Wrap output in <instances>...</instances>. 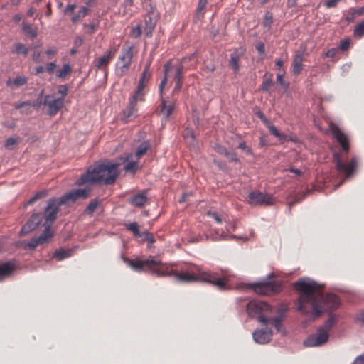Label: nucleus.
Returning <instances> with one entry per match:
<instances>
[{
    "mask_svg": "<svg viewBox=\"0 0 364 364\" xmlns=\"http://www.w3.org/2000/svg\"><path fill=\"white\" fill-rule=\"evenodd\" d=\"M133 58V46H124L115 64L114 73L117 77L125 75L130 69Z\"/></svg>",
    "mask_w": 364,
    "mask_h": 364,
    "instance_id": "nucleus-8",
    "label": "nucleus"
},
{
    "mask_svg": "<svg viewBox=\"0 0 364 364\" xmlns=\"http://www.w3.org/2000/svg\"><path fill=\"white\" fill-rule=\"evenodd\" d=\"M175 278L183 282L196 281L208 282L216 287L220 290L228 289V282L225 277H220L218 274L209 271H198L196 274L188 272L176 273Z\"/></svg>",
    "mask_w": 364,
    "mask_h": 364,
    "instance_id": "nucleus-4",
    "label": "nucleus"
},
{
    "mask_svg": "<svg viewBox=\"0 0 364 364\" xmlns=\"http://www.w3.org/2000/svg\"><path fill=\"white\" fill-rule=\"evenodd\" d=\"M17 267V263L14 260L1 263V280L9 277L14 273Z\"/></svg>",
    "mask_w": 364,
    "mask_h": 364,
    "instance_id": "nucleus-21",
    "label": "nucleus"
},
{
    "mask_svg": "<svg viewBox=\"0 0 364 364\" xmlns=\"http://www.w3.org/2000/svg\"><path fill=\"white\" fill-rule=\"evenodd\" d=\"M215 149L218 153L225 156L228 152V150L222 146H216Z\"/></svg>",
    "mask_w": 364,
    "mask_h": 364,
    "instance_id": "nucleus-57",
    "label": "nucleus"
},
{
    "mask_svg": "<svg viewBox=\"0 0 364 364\" xmlns=\"http://www.w3.org/2000/svg\"><path fill=\"white\" fill-rule=\"evenodd\" d=\"M356 320L361 323H364V311L357 314Z\"/></svg>",
    "mask_w": 364,
    "mask_h": 364,
    "instance_id": "nucleus-61",
    "label": "nucleus"
},
{
    "mask_svg": "<svg viewBox=\"0 0 364 364\" xmlns=\"http://www.w3.org/2000/svg\"><path fill=\"white\" fill-rule=\"evenodd\" d=\"M243 55L242 48L236 49L230 55V65L235 73H237L240 69L239 60Z\"/></svg>",
    "mask_w": 364,
    "mask_h": 364,
    "instance_id": "nucleus-23",
    "label": "nucleus"
},
{
    "mask_svg": "<svg viewBox=\"0 0 364 364\" xmlns=\"http://www.w3.org/2000/svg\"><path fill=\"white\" fill-rule=\"evenodd\" d=\"M148 202V198L146 195V191H144L141 193H137L129 199V203L137 208L144 207Z\"/></svg>",
    "mask_w": 364,
    "mask_h": 364,
    "instance_id": "nucleus-20",
    "label": "nucleus"
},
{
    "mask_svg": "<svg viewBox=\"0 0 364 364\" xmlns=\"http://www.w3.org/2000/svg\"><path fill=\"white\" fill-rule=\"evenodd\" d=\"M16 139L15 138H9L5 142V146L8 149H11L13 145L16 143Z\"/></svg>",
    "mask_w": 364,
    "mask_h": 364,
    "instance_id": "nucleus-52",
    "label": "nucleus"
},
{
    "mask_svg": "<svg viewBox=\"0 0 364 364\" xmlns=\"http://www.w3.org/2000/svg\"><path fill=\"white\" fill-rule=\"evenodd\" d=\"M22 30L26 35L30 36L31 38H34L37 36V28L24 22L23 23Z\"/></svg>",
    "mask_w": 364,
    "mask_h": 364,
    "instance_id": "nucleus-27",
    "label": "nucleus"
},
{
    "mask_svg": "<svg viewBox=\"0 0 364 364\" xmlns=\"http://www.w3.org/2000/svg\"><path fill=\"white\" fill-rule=\"evenodd\" d=\"M257 116L262 119V121L266 126L270 123L269 121L264 117V115L261 112H259L257 113Z\"/></svg>",
    "mask_w": 364,
    "mask_h": 364,
    "instance_id": "nucleus-60",
    "label": "nucleus"
},
{
    "mask_svg": "<svg viewBox=\"0 0 364 364\" xmlns=\"http://www.w3.org/2000/svg\"><path fill=\"white\" fill-rule=\"evenodd\" d=\"M41 220L42 217L40 213L33 214L27 223L22 227L21 235H26L32 230H35L41 223Z\"/></svg>",
    "mask_w": 364,
    "mask_h": 364,
    "instance_id": "nucleus-16",
    "label": "nucleus"
},
{
    "mask_svg": "<svg viewBox=\"0 0 364 364\" xmlns=\"http://www.w3.org/2000/svg\"><path fill=\"white\" fill-rule=\"evenodd\" d=\"M173 109L174 102L172 101H167L166 99L161 97L160 112L163 117L168 119L172 114Z\"/></svg>",
    "mask_w": 364,
    "mask_h": 364,
    "instance_id": "nucleus-22",
    "label": "nucleus"
},
{
    "mask_svg": "<svg viewBox=\"0 0 364 364\" xmlns=\"http://www.w3.org/2000/svg\"><path fill=\"white\" fill-rule=\"evenodd\" d=\"M55 67L56 64L55 63L51 62L47 64L46 69L48 72L52 73Z\"/></svg>",
    "mask_w": 364,
    "mask_h": 364,
    "instance_id": "nucleus-58",
    "label": "nucleus"
},
{
    "mask_svg": "<svg viewBox=\"0 0 364 364\" xmlns=\"http://www.w3.org/2000/svg\"><path fill=\"white\" fill-rule=\"evenodd\" d=\"M71 72V68L68 64H64L62 68L58 72L56 76L60 78L66 77Z\"/></svg>",
    "mask_w": 364,
    "mask_h": 364,
    "instance_id": "nucleus-34",
    "label": "nucleus"
},
{
    "mask_svg": "<svg viewBox=\"0 0 364 364\" xmlns=\"http://www.w3.org/2000/svg\"><path fill=\"white\" fill-rule=\"evenodd\" d=\"M354 33L355 36L361 37L364 35V22L359 23L356 25Z\"/></svg>",
    "mask_w": 364,
    "mask_h": 364,
    "instance_id": "nucleus-42",
    "label": "nucleus"
},
{
    "mask_svg": "<svg viewBox=\"0 0 364 364\" xmlns=\"http://www.w3.org/2000/svg\"><path fill=\"white\" fill-rule=\"evenodd\" d=\"M294 287L300 295L298 299V310L304 314L318 317L325 311L337 309L340 305L338 296L333 294H323L322 286L308 277L299 279Z\"/></svg>",
    "mask_w": 364,
    "mask_h": 364,
    "instance_id": "nucleus-1",
    "label": "nucleus"
},
{
    "mask_svg": "<svg viewBox=\"0 0 364 364\" xmlns=\"http://www.w3.org/2000/svg\"><path fill=\"white\" fill-rule=\"evenodd\" d=\"M267 127H268L270 133L272 135H274V136L277 137L279 139H282L285 138V135L280 133L279 132V130L277 129V127L275 126H274L273 124H272L271 123L268 124L267 125Z\"/></svg>",
    "mask_w": 364,
    "mask_h": 364,
    "instance_id": "nucleus-35",
    "label": "nucleus"
},
{
    "mask_svg": "<svg viewBox=\"0 0 364 364\" xmlns=\"http://www.w3.org/2000/svg\"><path fill=\"white\" fill-rule=\"evenodd\" d=\"M14 52L16 54L26 56L28 53V49L24 44L16 43L14 46Z\"/></svg>",
    "mask_w": 364,
    "mask_h": 364,
    "instance_id": "nucleus-29",
    "label": "nucleus"
},
{
    "mask_svg": "<svg viewBox=\"0 0 364 364\" xmlns=\"http://www.w3.org/2000/svg\"><path fill=\"white\" fill-rule=\"evenodd\" d=\"M208 215L213 218L214 220L218 223H221L223 221L225 220V218L223 215L215 211L208 212Z\"/></svg>",
    "mask_w": 364,
    "mask_h": 364,
    "instance_id": "nucleus-38",
    "label": "nucleus"
},
{
    "mask_svg": "<svg viewBox=\"0 0 364 364\" xmlns=\"http://www.w3.org/2000/svg\"><path fill=\"white\" fill-rule=\"evenodd\" d=\"M150 77L149 65H147L143 71L141 76L139 79L137 90L133 96L131 97L129 103L127 110L124 112V116L126 119H129L132 117H135L137 112L136 104L137 102L142 101L143 99V90L145 87V82L148 81Z\"/></svg>",
    "mask_w": 364,
    "mask_h": 364,
    "instance_id": "nucleus-6",
    "label": "nucleus"
},
{
    "mask_svg": "<svg viewBox=\"0 0 364 364\" xmlns=\"http://www.w3.org/2000/svg\"><path fill=\"white\" fill-rule=\"evenodd\" d=\"M249 203L254 205H272L274 203V198L270 194L260 191H252L248 196Z\"/></svg>",
    "mask_w": 364,
    "mask_h": 364,
    "instance_id": "nucleus-12",
    "label": "nucleus"
},
{
    "mask_svg": "<svg viewBox=\"0 0 364 364\" xmlns=\"http://www.w3.org/2000/svg\"><path fill=\"white\" fill-rule=\"evenodd\" d=\"M33 60L36 62V63L41 62L43 60L42 56H41L40 52L35 51L33 53Z\"/></svg>",
    "mask_w": 364,
    "mask_h": 364,
    "instance_id": "nucleus-53",
    "label": "nucleus"
},
{
    "mask_svg": "<svg viewBox=\"0 0 364 364\" xmlns=\"http://www.w3.org/2000/svg\"><path fill=\"white\" fill-rule=\"evenodd\" d=\"M126 226L127 229L132 231L135 236L142 237V235L139 232L138 224L136 223H131L129 224L126 225Z\"/></svg>",
    "mask_w": 364,
    "mask_h": 364,
    "instance_id": "nucleus-36",
    "label": "nucleus"
},
{
    "mask_svg": "<svg viewBox=\"0 0 364 364\" xmlns=\"http://www.w3.org/2000/svg\"><path fill=\"white\" fill-rule=\"evenodd\" d=\"M46 195V191L37 192L25 204V206L29 205L35 203L37 200L45 197Z\"/></svg>",
    "mask_w": 364,
    "mask_h": 364,
    "instance_id": "nucleus-37",
    "label": "nucleus"
},
{
    "mask_svg": "<svg viewBox=\"0 0 364 364\" xmlns=\"http://www.w3.org/2000/svg\"><path fill=\"white\" fill-rule=\"evenodd\" d=\"M340 1L341 0H327L324 5L327 8H333L335 7Z\"/></svg>",
    "mask_w": 364,
    "mask_h": 364,
    "instance_id": "nucleus-50",
    "label": "nucleus"
},
{
    "mask_svg": "<svg viewBox=\"0 0 364 364\" xmlns=\"http://www.w3.org/2000/svg\"><path fill=\"white\" fill-rule=\"evenodd\" d=\"M331 133L342 146V149L345 152H348L349 149L348 136L335 125L331 126Z\"/></svg>",
    "mask_w": 364,
    "mask_h": 364,
    "instance_id": "nucleus-19",
    "label": "nucleus"
},
{
    "mask_svg": "<svg viewBox=\"0 0 364 364\" xmlns=\"http://www.w3.org/2000/svg\"><path fill=\"white\" fill-rule=\"evenodd\" d=\"M225 156L230 161H237V160H238L237 154L235 152H233V151H232V152L228 151L226 155H225Z\"/></svg>",
    "mask_w": 364,
    "mask_h": 364,
    "instance_id": "nucleus-51",
    "label": "nucleus"
},
{
    "mask_svg": "<svg viewBox=\"0 0 364 364\" xmlns=\"http://www.w3.org/2000/svg\"><path fill=\"white\" fill-rule=\"evenodd\" d=\"M335 53H336V50L335 49H331V50H328L325 55L328 58H333L334 57L335 55Z\"/></svg>",
    "mask_w": 364,
    "mask_h": 364,
    "instance_id": "nucleus-64",
    "label": "nucleus"
},
{
    "mask_svg": "<svg viewBox=\"0 0 364 364\" xmlns=\"http://www.w3.org/2000/svg\"><path fill=\"white\" fill-rule=\"evenodd\" d=\"M253 289L257 294L268 295L279 291L280 287L272 281H269L255 284Z\"/></svg>",
    "mask_w": 364,
    "mask_h": 364,
    "instance_id": "nucleus-13",
    "label": "nucleus"
},
{
    "mask_svg": "<svg viewBox=\"0 0 364 364\" xmlns=\"http://www.w3.org/2000/svg\"><path fill=\"white\" fill-rule=\"evenodd\" d=\"M256 48L258 50V52H259L261 53H264L265 49H264V45L263 43H259L257 44Z\"/></svg>",
    "mask_w": 364,
    "mask_h": 364,
    "instance_id": "nucleus-62",
    "label": "nucleus"
},
{
    "mask_svg": "<svg viewBox=\"0 0 364 364\" xmlns=\"http://www.w3.org/2000/svg\"><path fill=\"white\" fill-rule=\"evenodd\" d=\"M84 27L85 28H87V33H92L95 31V30L97 29V24L96 23H90V24H87V23H85L84 24Z\"/></svg>",
    "mask_w": 364,
    "mask_h": 364,
    "instance_id": "nucleus-49",
    "label": "nucleus"
},
{
    "mask_svg": "<svg viewBox=\"0 0 364 364\" xmlns=\"http://www.w3.org/2000/svg\"><path fill=\"white\" fill-rule=\"evenodd\" d=\"M138 163L136 161H131L129 162L127 165H125L124 169L127 172L134 173L138 169Z\"/></svg>",
    "mask_w": 364,
    "mask_h": 364,
    "instance_id": "nucleus-39",
    "label": "nucleus"
},
{
    "mask_svg": "<svg viewBox=\"0 0 364 364\" xmlns=\"http://www.w3.org/2000/svg\"><path fill=\"white\" fill-rule=\"evenodd\" d=\"M119 163L105 161L87 170L77 181L76 184L81 186L85 183H103L112 184L118 176L117 168Z\"/></svg>",
    "mask_w": 364,
    "mask_h": 364,
    "instance_id": "nucleus-2",
    "label": "nucleus"
},
{
    "mask_svg": "<svg viewBox=\"0 0 364 364\" xmlns=\"http://www.w3.org/2000/svg\"><path fill=\"white\" fill-rule=\"evenodd\" d=\"M75 8V4H68L67 6L65 9L64 12L65 14L72 13L74 11Z\"/></svg>",
    "mask_w": 364,
    "mask_h": 364,
    "instance_id": "nucleus-59",
    "label": "nucleus"
},
{
    "mask_svg": "<svg viewBox=\"0 0 364 364\" xmlns=\"http://www.w3.org/2000/svg\"><path fill=\"white\" fill-rule=\"evenodd\" d=\"M149 146L150 145L148 141L142 142L137 148V150L135 154L136 157L137 159H139L141 156H143L146 152V151L149 149Z\"/></svg>",
    "mask_w": 364,
    "mask_h": 364,
    "instance_id": "nucleus-30",
    "label": "nucleus"
},
{
    "mask_svg": "<svg viewBox=\"0 0 364 364\" xmlns=\"http://www.w3.org/2000/svg\"><path fill=\"white\" fill-rule=\"evenodd\" d=\"M42 104H43V102H42L41 99H38V100H36L35 102L26 101V102H18L15 105V107L16 109H20L22 107L26 105V106H31L33 107L38 109L41 106Z\"/></svg>",
    "mask_w": 364,
    "mask_h": 364,
    "instance_id": "nucleus-28",
    "label": "nucleus"
},
{
    "mask_svg": "<svg viewBox=\"0 0 364 364\" xmlns=\"http://www.w3.org/2000/svg\"><path fill=\"white\" fill-rule=\"evenodd\" d=\"M57 52V50L56 48H49V49H47L46 50V53L50 57L51 55H54Z\"/></svg>",
    "mask_w": 364,
    "mask_h": 364,
    "instance_id": "nucleus-63",
    "label": "nucleus"
},
{
    "mask_svg": "<svg viewBox=\"0 0 364 364\" xmlns=\"http://www.w3.org/2000/svg\"><path fill=\"white\" fill-rule=\"evenodd\" d=\"M58 93L61 95V98H63L68 93V87L66 85L60 86L58 90Z\"/></svg>",
    "mask_w": 364,
    "mask_h": 364,
    "instance_id": "nucleus-54",
    "label": "nucleus"
},
{
    "mask_svg": "<svg viewBox=\"0 0 364 364\" xmlns=\"http://www.w3.org/2000/svg\"><path fill=\"white\" fill-rule=\"evenodd\" d=\"M333 161L336 164V169L340 173L344 174L346 178L352 176L357 166V161L355 158H353L348 163H344L340 154L334 153Z\"/></svg>",
    "mask_w": 364,
    "mask_h": 364,
    "instance_id": "nucleus-10",
    "label": "nucleus"
},
{
    "mask_svg": "<svg viewBox=\"0 0 364 364\" xmlns=\"http://www.w3.org/2000/svg\"><path fill=\"white\" fill-rule=\"evenodd\" d=\"M155 26H156V20L155 19H154L151 16H148L146 18L144 32H145V35L147 37L151 36L152 31L154 29Z\"/></svg>",
    "mask_w": 364,
    "mask_h": 364,
    "instance_id": "nucleus-25",
    "label": "nucleus"
},
{
    "mask_svg": "<svg viewBox=\"0 0 364 364\" xmlns=\"http://www.w3.org/2000/svg\"><path fill=\"white\" fill-rule=\"evenodd\" d=\"M171 67V64L170 63H167L166 64H165L164 65V79L161 80L160 85H159V92H160V94L161 95L162 94V91H163V89L165 86V85L166 84V81H167V75H168V72L169 70V68Z\"/></svg>",
    "mask_w": 364,
    "mask_h": 364,
    "instance_id": "nucleus-33",
    "label": "nucleus"
},
{
    "mask_svg": "<svg viewBox=\"0 0 364 364\" xmlns=\"http://www.w3.org/2000/svg\"><path fill=\"white\" fill-rule=\"evenodd\" d=\"M207 1L208 0H199L198 1V7L196 9L198 14L201 13L203 11V10L205 9V7L207 4Z\"/></svg>",
    "mask_w": 364,
    "mask_h": 364,
    "instance_id": "nucleus-46",
    "label": "nucleus"
},
{
    "mask_svg": "<svg viewBox=\"0 0 364 364\" xmlns=\"http://www.w3.org/2000/svg\"><path fill=\"white\" fill-rule=\"evenodd\" d=\"M71 250H58L55 252V257L58 259L62 260L65 258L70 257L71 255Z\"/></svg>",
    "mask_w": 364,
    "mask_h": 364,
    "instance_id": "nucleus-32",
    "label": "nucleus"
},
{
    "mask_svg": "<svg viewBox=\"0 0 364 364\" xmlns=\"http://www.w3.org/2000/svg\"><path fill=\"white\" fill-rule=\"evenodd\" d=\"M273 82L272 80H266L262 84V89L265 91H268L270 87L272 85Z\"/></svg>",
    "mask_w": 364,
    "mask_h": 364,
    "instance_id": "nucleus-48",
    "label": "nucleus"
},
{
    "mask_svg": "<svg viewBox=\"0 0 364 364\" xmlns=\"http://www.w3.org/2000/svg\"><path fill=\"white\" fill-rule=\"evenodd\" d=\"M98 204H99V202L96 199L90 201V203H89V205L85 210L86 213L88 214H92L96 210L97 207L98 206Z\"/></svg>",
    "mask_w": 364,
    "mask_h": 364,
    "instance_id": "nucleus-41",
    "label": "nucleus"
},
{
    "mask_svg": "<svg viewBox=\"0 0 364 364\" xmlns=\"http://www.w3.org/2000/svg\"><path fill=\"white\" fill-rule=\"evenodd\" d=\"M336 318L333 315L330 316L329 318L321 326L316 334L309 336L304 342V344L308 347L319 346L328 341V331L336 322Z\"/></svg>",
    "mask_w": 364,
    "mask_h": 364,
    "instance_id": "nucleus-7",
    "label": "nucleus"
},
{
    "mask_svg": "<svg viewBox=\"0 0 364 364\" xmlns=\"http://www.w3.org/2000/svg\"><path fill=\"white\" fill-rule=\"evenodd\" d=\"M127 264L133 270L136 272L150 270L153 274L159 277L168 276L171 274V272L168 269V267L161 263L160 261L154 259H148L145 260L141 259H124Z\"/></svg>",
    "mask_w": 364,
    "mask_h": 364,
    "instance_id": "nucleus-5",
    "label": "nucleus"
},
{
    "mask_svg": "<svg viewBox=\"0 0 364 364\" xmlns=\"http://www.w3.org/2000/svg\"><path fill=\"white\" fill-rule=\"evenodd\" d=\"M272 20H273L272 14L270 12L267 11L265 14V16H264V21H263L264 26L265 27L269 28L271 27Z\"/></svg>",
    "mask_w": 364,
    "mask_h": 364,
    "instance_id": "nucleus-40",
    "label": "nucleus"
},
{
    "mask_svg": "<svg viewBox=\"0 0 364 364\" xmlns=\"http://www.w3.org/2000/svg\"><path fill=\"white\" fill-rule=\"evenodd\" d=\"M53 237V232L50 230H45L41 235L37 237H33L27 244L29 250H34L38 245L48 242Z\"/></svg>",
    "mask_w": 364,
    "mask_h": 364,
    "instance_id": "nucleus-17",
    "label": "nucleus"
},
{
    "mask_svg": "<svg viewBox=\"0 0 364 364\" xmlns=\"http://www.w3.org/2000/svg\"><path fill=\"white\" fill-rule=\"evenodd\" d=\"M142 235V239L144 240H147L150 244H153L154 242V236L152 234L148 232H144L143 233H141Z\"/></svg>",
    "mask_w": 364,
    "mask_h": 364,
    "instance_id": "nucleus-44",
    "label": "nucleus"
},
{
    "mask_svg": "<svg viewBox=\"0 0 364 364\" xmlns=\"http://www.w3.org/2000/svg\"><path fill=\"white\" fill-rule=\"evenodd\" d=\"M350 42L348 40L341 41L340 47L342 50H346L349 48Z\"/></svg>",
    "mask_w": 364,
    "mask_h": 364,
    "instance_id": "nucleus-56",
    "label": "nucleus"
},
{
    "mask_svg": "<svg viewBox=\"0 0 364 364\" xmlns=\"http://www.w3.org/2000/svg\"><path fill=\"white\" fill-rule=\"evenodd\" d=\"M183 66L182 65H180L177 69H176V74H175V80L176 81H182V79H183Z\"/></svg>",
    "mask_w": 364,
    "mask_h": 364,
    "instance_id": "nucleus-45",
    "label": "nucleus"
},
{
    "mask_svg": "<svg viewBox=\"0 0 364 364\" xmlns=\"http://www.w3.org/2000/svg\"><path fill=\"white\" fill-rule=\"evenodd\" d=\"M238 148L242 149V150H243V151H245L248 154H252L251 149L250 147H248L246 145L245 142H244V141H242V142H240L239 144Z\"/></svg>",
    "mask_w": 364,
    "mask_h": 364,
    "instance_id": "nucleus-47",
    "label": "nucleus"
},
{
    "mask_svg": "<svg viewBox=\"0 0 364 364\" xmlns=\"http://www.w3.org/2000/svg\"><path fill=\"white\" fill-rule=\"evenodd\" d=\"M272 336V331L267 328L256 330L252 333V337L255 343L258 344H266L270 341Z\"/></svg>",
    "mask_w": 364,
    "mask_h": 364,
    "instance_id": "nucleus-18",
    "label": "nucleus"
},
{
    "mask_svg": "<svg viewBox=\"0 0 364 364\" xmlns=\"http://www.w3.org/2000/svg\"><path fill=\"white\" fill-rule=\"evenodd\" d=\"M28 77L25 76H16L14 79H9L6 85L12 89L21 87L27 83Z\"/></svg>",
    "mask_w": 364,
    "mask_h": 364,
    "instance_id": "nucleus-24",
    "label": "nucleus"
},
{
    "mask_svg": "<svg viewBox=\"0 0 364 364\" xmlns=\"http://www.w3.org/2000/svg\"><path fill=\"white\" fill-rule=\"evenodd\" d=\"M118 46L110 47L103 55L100 57L95 62V66L97 69H102L106 68L107 65L111 62V60L114 58L116 53L118 50Z\"/></svg>",
    "mask_w": 364,
    "mask_h": 364,
    "instance_id": "nucleus-15",
    "label": "nucleus"
},
{
    "mask_svg": "<svg viewBox=\"0 0 364 364\" xmlns=\"http://www.w3.org/2000/svg\"><path fill=\"white\" fill-rule=\"evenodd\" d=\"M88 11V8L82 6L78 11L77 14L73 17L72 21L73 23L78 22L81 18H84L87 14Z\"/></svg>",
    "mask_w": 364,
    "mask_h": 364,
    "instance_id": "nucleus-31",
    "label": "nucleus"
},
{
    "mask_svg": "<svg viewBox=\"0 0 364 364\" xmlns=\"http://www.w3.org/2000/svg\"><path fill=\"white\" fill-rule=\"evenodd\" d=\"M90 192V188L73 190L60 198H57L60 205H71L79 198H86Z\"/></svg>",
    "mask_w": 364,
    "mask_h": 364,
    "instance_id": "nucleus-11",
    "label": "nucleus"
},
{
    "mask_svg": "<svg viewBox=\"0 0 364 364\" xmlns=\"http://www.w3.org/2000/svg\"><path fill=\"white\" fill-rule=\"evenodd\" d=\"M302 62H303V55L301 54H297L295 55L293 65H292V72L294 74H299L301 71L302 69Z\"/></svg>",
    "mask_w": 364,
    "mask_h": 364,
    "instance_id": "nucleus-26",
    "label": "nucleus"
},
{
    "mask_svg": "<svg viewBox=\"0 0 364 364\" xmlns=\"http://www.w3.org/2000/svg\"><path fill=\"white\" fill-rule=\"evenodd\" d=\"M141 33V27L139 25L136 26L135 28H133L131 31V33H130V36L132 37V38H138L139 36H140Z\"/></svg>",
    "mask_w": 364,
    "mask_h": 364,
    "instance_id": "nucleus-43",
    "label": "nucleus"
},
{
    "mask_svg": "<svg viewBox=\"0 0 364 364\" xmlns=\"http://www.w3.org/2000/svg\"><path fill=\"white\" fill-rule=\"evenodd\" d=\"M60 205V203L55 198H51L48 201V205L45 209V222L43 223L45 230H50V228L57 218Z\"/></svg>",
    "mask_w": 364,
    "mask_h": 364,
    "instance_id": "nucleus-9",
    "label": "nucleus"
},
{
    "mask_svg": "<svg viewBox=\"0 0 364 364\" xmlns=\"http://www.w3.org/2000/svg\"><path fill=\"white\" fill-rule=\"evenodd\" d=\"M285 311L286 309L280 306L277 310V316L269 318L272 308L267 303L252 300L247 305V312L250 317H257L258 321L265 326L271 323L278 332H283L281 323L285 316Z\"/></svg>",
    "mask_w": 364,
    "mask_h": 364,
    "instance_id": "nucleus-3",
    "label": "nucleus"
},
{
    "mask_svg": "<svg viewBox=\"0 0 364 364\" xmlns=\"http://www.w3.org/2000/svg\"><path fill=\"white\" fill-rule=\"evenodd\" d=\"M63 98H55L52 95H46L43 100V105L48 107L50 115H55L59 109L63 107Z\"/></svg>",
    "mask_w": 364,
    "mask_h": 364,
    "instance_id": "nucleus-14",
    "label": "nucleus"
},
{
    "mask_svg": "<svg viewBox=\"0 0 364 364\" xmlns=\"http://www.w3.org/2000/svg\"><path fill=\"white\" fill-rule=\"evenodd\" d=\"M352 364H364V354L357 356Z\"/></svg>",
    "mask_w": 364,
    "mask_h": 364,
    "instance_id": "nucleus-55",
    "label": "nucleus"
}]
</instances>
